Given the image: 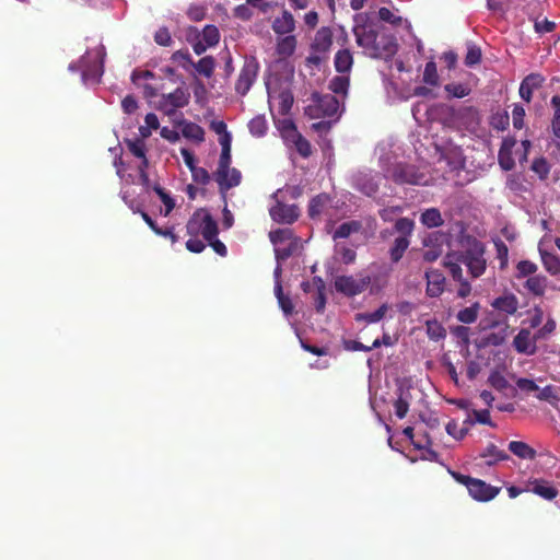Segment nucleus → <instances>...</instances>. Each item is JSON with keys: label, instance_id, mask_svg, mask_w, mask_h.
<instances>
[{"label": "nucleus", "instance_id": "obj_60", "mask_svg": "<svg viewBox=\"0 0 560 560\" xmlns=\"http://www.w3.org/2000/svg\"><path fill=\"white\" fill-rule=\"evenodd\" d=\"M539 400L553 402L555 400H558L557 395L555 394L553 387L551 385L545 386L544 388H539L536 392L535 395Z\"/></svg>", "mask_w": 560, "mask_h": 560}, {"label": "nucleus", "instance_id": "obj_53", "mask_svg": "<svg viewBox=\"0 0 560 560\" xmlns=\"http://www.w3.org/2000/svg\"><path fill=\"white\" fill-rule=\"evenodd\" d=\"M154 42L163 47H170L173 44L172 35L167 27H160L154 34Z\"/></svg>", "mask_w": 560, "mask_h": 560}, {"label": "nucleus", "instance_id": "obj_21", "mask_svg": "<svg viewBox=\"0 0 560 560\" xmlns=\"http://www.w3.org/2000/svg\"><path fill=\"white\" fill-rule=\"evenodd\" d=\"M491 305L500 312L512 315L517 311L518 301L514 294H505L494 299Z\"/></svg>", "mask_w": 560, "mask_h": 560}, {"label": "nucleus", "instance_id": "obj_55", "mask_svg": "<svg viewBox=\"0 0 560 560\" xmlns=\"http://www.w3.org/2000/svg\"><path fill=\"white\" fill-rule=\"evenodd\" d=\"M515 383H516V388L527 395H529V394L536 395V392L538 390V385L533 380L520 377L516 380Z\"/></svg>", "mask_w": 560, "mask_h": 560}, {"label": "nucleus", "instance_id": "obj_25", "mask_svg": "<svg viewBox=\"0 0 560 560\" xmlns=\"http://www.w3.org/2000/svg\"><path fill=\"white\" fill-rule=\"evenodd\" d=\"M296 38L294 35H287L281 37L277 42V54L281 57H290L294 54L296 49Z\"/></svg>", "mask_w": 560, "mask_h": 560}, {"label": "nucleus", "instance_id": "obj_5", "mask_svg": "<svg viewBox=\"0 0 560 560\" xmlns=\"http://www.w3.org/2000/svg\"><path fill=\"white\" fill-rule=\"evenodd\" d=\"M371 281V276L366 272H359L355 276H338L335 279V289L346 296H355L364 292Z\"/></svg>", "mask_w": 560, "mask_h": 560}, {"label": "nucleus", "instance_id": "obj_37", "mask_svg": "<svg viewBox=\"0 0 560 560\" xmlns=\"http://www.w3.org/2000/svg\"><path fill=\"white\" fill-rule=\"evenodd\" d=\"M206 210L196 211L186 224L187 234L190 236H198L201 233L202 219Z\"/></svg>", "mask_w": 560, "mask_h": 560}, {"label": "nucleus", "instance_id": "obj_63", "mask_svg": "<svg viewBox=\"0 0 560 560\" xmlns=\"http://www.w3.org/2000/svg\"><path fill=\"white\" fill-rule=\"evenodd\" d=\"M525 109L521 105H514L512 112L513 126L516 129H522L524 126Z\"/></svg>", "mask_w": 560, "mask_h": 560}, {"label": "nucleus", "instance_id": "obj_15", "mask_svg": "<svg viewBox=\"0 0 560 560\" xmlns=\"http://www.w3.org/2000/svg\"><path fill=\"white\" fill-rule=\"evenodd\" d=\"M331 202V198L328 194L322 192L316 195L310 200L307 213L312 220L319 219L326 208Z\"/></svg>", "mask_w": 560, "mask_h": 560}, {"label": "nucleus", "instance_id": "obj_43", "mask_svg": "<svg viewBox=\"0 0 560 560\" xmlns=\"http://www.w3.org/2000/svg\"><path fill=\"white\" fill-rule=\"evenodd\" d=\"M466 75H467L466 82L457 84V90H456L457 98L467 96L471 92L472 88H475L478 84L479 80L476 75L468 73V72H466Z\"/></svg>", "mask_w": 560, "mask_h": 560}, {"label": "nucleus", "instance_id": "obj_3", "mask_svg": "<svg viewBox=\"0 0 560 560\" xmlns=\"http://www.w3.org/2000/svg\"><path fill=\"white\" fill-rule=\"evenodd\" d=\"M353 34L358 46L364 49V52L375 59L388 60V55L393 51V45L390 42L385 40L382 44V51L374 47L376 37L378 36L377 31L371 24H359L353 27Z\"/></svg>", "mask_w": 560, "mask_h": 560}, {"label": "nucleus", "instance_id": "obj_52", "mask_svg": "<svg viewBox=\"0 0 560 560\" xmlns=\"http://www.w3.org/2000/svg\"><path fill=\"white\" fill-rule=\"evenodd\" d=\"M488 383L497 390H504L509 387L508 380L498 371L491 372L488 377Z\"/></svg>", "mask_w": 560, "mask_h": 560}, {"label": "nucleus", "instance_id": "obj_30", "mask_svg": "<svg viewBox=\"0 0 560 560\" xmlns=\"http://www.w3.org/2000/svg\"><path fill=\"white\" fill-rule=\"evenodd\" d=\"M540 256L545 269L552 276L560 277V257L544 250H540ZM560 290V285H559Z\"/></svg>", "mask_w": 560, "mask_h": 560}, {"label": "nucleus", "instance_id": "obj_22", "mask_svg": "<svg viewBox=\"0 0 560 560\" xmlns=\"http://www.w3.org/2000/svg\"><path fill=\"white\" fill-rule=\"evenodd\" d=\"M334 66L339 73H349L353 66V56L349 49L338 50L335 55Z\"/></svg>", "mask_w": 560, "mask_h": 560}, {"label": "nucleus", "instance_id": "obj_9", "mask_svg": "<svg viewBox=\"0 0 560 560\" xmlns=\"http://www.w3.org/2000/svg\"><path fill=\"white\" fill-rule=\"evenodd\" d=\"M273 195L276 203L270 207L269 215L278 224H293L300 217V209L296 205H287Z\"/></svg>", "mask_w": 560, "mask_h": 560}, {"label": "nucleus", "instance_id": "obj_23", "mask_svg": "<svg viewBox=\"0 0 560 560\" xmlns=\"http://www.w3.org/2000/svg\"><path fill=\"white\" fill-rule=\"evenodd\" d=\"M486 424L491 428H495L497 424L492 422L490 418V411L489 409H482V410H476L472 409L471 411H468L467 418L464 420V424Z\"/></svg>", "mask_w": 560, "mask_h": 560}, {"label": "nucleus", "instance_id": "obj_45", "mask_svg": "<svg viewBox=\"0 0 560 560\" xmlns=\"http://www.w3.org/2000/svg\"><path fill=\"white\" fill-rule=\"evenodd\" d=\"M152 189L156 192L161 201L164 203V215L167 217L175 208V200L159 184L153 185Z\"/></svg>", "mask_w": 560, "mask_h": 560}, {"label": "nucleus", "instance_id": "obj_29", "mask_svg": "<svg viewBox=\"0 0 560 560\" xmlns=\"http://www.w3.org/2000/svg\"><path fill=\"white\" fill-rule=\"evenodd\" d=\"M219 233L217 221L212 218V215L206 211L203 219H202V228H201V235L203 238L208 241L214 240Z\"/></svg>", "mask_w": 560, "mask_h": 560}, {"label": "nucleus", "instance_id": "obj_38", "mask_svg": "<svg viewBox=\"0 0 560 560\" xmlns=\"http://www.w3.org/2000/svg\"><path fill=\"white\" fill-rule=\"evenodd\" d=\"M192 66L199 74L210 78L212 77L215 68V60L212 56H206L197 63H192Z\"/></svg>", "mask_w": 560, "mask_h": 560}, {"label": "nucleus", "instance_id": "obj_12", "mask_svg": "<svg viewBox=\"0 0 560 560\" xmlns=\"http://www.w3.org/2000/svg\"><path fill=\"white\" fill-rule=\"evenodd\" d=\"M221 145V154L218 163L217 171L214 172V179L218 184L222 185L226 173L229 172V167L231 165V135H225L220 137L219 139Z\"/></svg>", "mask_w": 560, "mask_h": 560}, {"label": "nucleus", "instance_id": "obj_1", "mask_svg": "<svg viewBox=\"0 0 560 560\" xmlns=\"http://www.w3.org/2000/svg\"><path fill=\"white\" fill-rule=\"evenodd\" d=\"M457 261L464 264L474 278L480 277L487 266L485 246L476 237L463 235L457 240Z\"/></svg>", "mask_w": 560, "mask_h": 560}, {"label": "nucleus", "instance_id": "obj_58", "mask_svg": "<svg viewBox=\"0 0 560 560\" xmlns=\"http://www.w3.org/2000/svg\"><path fill=\"white\" fill-rule=\"evenodd\" d=\"M516 269H517V277L521 278V277H527L529 275L535 273L537 270V266H536V264H534L529 260H521L517 264Z\"/></svg>", "mask_w": 560, "mask_h": 560}, {"label": "nucleus", "instance_id": "obj_19", "mask_svg": "<svg viewBox=\"0 0 560 560\" xmlns=\"http://www.w3.org/2000/svg\"><path fill=\"white\" fill-rule=\"evenodd\" d=\"M177 126L180 127V132L184 138L196 142H202L205 140V130L201 126L185 119L178 121Z\"/></svg>", "mask_w": 560, "mask_h": 560}, {"label": "nucleus", "instance_id": "obj_6", "mask_svg": "<svg viewBox=\"0 0 560 560\" xmlns=\"http://www.w3.org/2000/svg\"><path fill=\"white\" fill-rule=\"evenodd\" d=\"M313 104L306 107V114L312 118L334 117L339 110V101L334 94L312 95Z\"/></svg>", "mask_w": 560, "mask_h": 560}, {"label": "nucleus", "instance_id": "obj_11", "mask_svg": "<svg viewBox=\"0 0 560 560\" xmlns=\"http://www.w3.org/2000/svg\"><path fill=\"white\" fill-rule=\"evenodd\" d=\"M258 70L259 66L255 59L245 61L235 83V91L237 94L242 96L247 94L257 78Z\"/></svg>", "mask_w": 560, "mask_h": 560}, {"label": "nucleus", "instance_id": "obj_50", "mask_svg": "<svg viewBox=\"0 0 560 560\" xmlns=\"http://www.w3.org/2000/svg\"><path fill=\"white\" fill-rule=\"evenodd\" d=\"M294 145L301 156L308 158L312 154V145L310 141L301 133L295 136Z\"/></svg>", "mask_w": 560, "mask_h": 560}, {"label": "nucleus", "instance_id": "obj_56", "mask_svg": "<svg viewBox=\"0 0 560 560\" xmlns=\"http://www.w3.org/2000/svg\"><path fill=\"white\" fill-rule=\"evenodd\" d=\"M378 16L382 21L389 23L394 26L400 25L402 21L400 16L395 15L388 8L385 7H382L378 10Z\"/></svg>", "mask_w": 560, "mask_h": 560}, {"label": "nucleus", "instance_id": "obj_2", "mask_svg": "<svg viewBox=\"0 0 560 560\" xmlns=\"http://www.w3.org/2000/svg\"><path fill=\"white\" fill-rule=\"evenodd\" d=\"M427 114L431 122L441 126L442 135H438V145L452 151L451 135L455 130V109L446 104H435L428 108Z\"/></svg>", "mask_w": 560, "mask_h": 560}, {"label": "nucleus", "instance_id": "obj_26", "mask_svg": "<svg viewBox=\"0 0 560 560\" xmlns=\"http://www.w3.org/2000/svg\"><path fill=\"white\" fill-rule=\"evenodd\" d=\"M509 450L515 456L523 459H534L536 457V451L528 444L521 441H512L509 444Z\"/></svg>", "mask_w": 560, "mask_h": 560}, {"label": "nucleus", "instance_id": "obj_34", "mask_svg": "<svg viewBox=\"0 0 560 560\" xmlns=\"http://www.w3.org/2000/svg\"><path fill=\"white\" fill-rule=\"evenodd\" d=\"M480 304L474 302L470 306L464 307L457 312V320L464 324H471L478 318Z\"/></svg>", "mask_w": 560, "mask_h": 560}, {"label": "nucleus", "instance_id": "obj_48", "mask_svg": "<svg viewBox=\"0 0 560 560\" xmlns=\"http://www.w3.org/2000/svg\"><path fill=\"white\" fill-rule=\"evenodd\" d=\"M423 82L429 85L438 84L439 74H438L435 62H433V61L427 62L424 71H423Z\"/></svg>", "mask_w": 560, "mask_h": 560}, {"label": "nucleus", "instance_id": "obj_28", "mask_svg": "<svg viewBox=\"0 0 560 560\" xmlns=\"http://www.w3.org/2000/svg\"><path fill=\"white\" fill-rule=\"evenodd\" d=\"M457 119L462 120V124L467 128H474L479 122V114L476 108L469 106L457 109Z\"/></svg>", "mask_w": 560, "mask_h": 560}, {"label": "nucleus", "instance_id": "obj_59", "mask_svg": "<svg viewBox=\"0 0 560 560\" xmlns=\"http://www.w3.org/2000/svg\"><path fill=\"white\" fill-rule=\"evenodd\" d=\"M295 248H296L295 243H290L284 247H276L275 248L276 259L278 261L287 260L289 257H291L293 255V252L295 250Z\"/></svg>", "mask_w": 560, "mask_h": 560}, {"label": "nucleus", "instance_id": "obj_64", "mask_svg": "<svg viewBox=\"0 0 560 560\" xmlns=\"http://www.w3.org/2000/svg\"><path fill=\"white\" fill-rule=\"evenodd\" d=\"M555 27H556V23L552 21H549L547 19H544L541 21L535 20V23H534V28H535L536 33H538V34L550 33L555 30Z\"/></svg>", "mask_w": 560, "mask_h": 560}, {"label": "nucleus", "instance_id": "obj_8", "mask_svg": "<svg viewBox=\"0 0 560 560\" xmlns=\"http://www.w3.org/2000/svg\"><path fill=\"white\" fill-rule=\"evenodd\" d=\"M390 178L398 185L422 186L429 183V177L420 173L415 166L401 163H397L392 167Z\"/></svg>", "mask_w": 560, "mask_h": 560}, {"label": "nucleus", "instance_id": "obj_44", "mask_svg": "<svg viewBox=\"0 0 560 560\" xmlns=\"http://www.w3.org/2000/svg\"><path fill=\"white\" fill-rule=\"evenodd\" d=\"M386 312H387V305L383 304L374 312L358 314L357 320H364L368 324L377 323L385 316Z\"/></svg>", "mask_w": 560, "mask_h": 560}, {"label": "nucleus", "instance_id": "obj_51", "mask_svg": "<svg viewBox=\"0 0 560 560\" xmlns=\"http://www.w3.org/2000/svg\"><path fill=\"white\" fill-rule=\"evenodd\" d=\"M483 457H492L493 459L488 460V465H493L494 463L499 460H505L509 458V455L502 451L499 450L495 445L491 444L487 447L486 453L482 455Z\"/></svg>", "mask_w": 560, "mask_h": 560}, {"label": "nucleus", "instance_id": "obj_13", "mask_svg": "<svg viewBox=\"0 0 560 560\" xmlns=\"http://www.w3.org/2000/svg\"><path fill=\"white\" fill-rule=\"evenodd\" d=\"M536 341L529 329H521L513 339V347L518 353L533 355L537 350Z\"/></svg>", "mask_w": 560, "mask_h": 560}, {"label": "nucleus", "instance_id": "obj_7", "mask_svg": "<svg viewBox=\"0 0 560 560\" xmlns=\"http://www.w3.org/2000/svg\"><path fill=\"white\" fill-rule=\"evenodd\" d=\"M457 482L464 485L471 498L477 501H490L494 499L501 488L486 483L483 480L457 474Z\"/></svg>", "mask_w": 560, "mask_h": 560}, {"label": "nucleus", "instance_id": "obj_40", "mask_svg": "<svg viewBox=\"0 0 560 560\" xmlns=\"http://www.w3.org/2000/svg\"><path fill=\"white\" fill-rule=\"evenodd\" d=\"M248 129L254 137L265 136L268 129V125L265 117L262 115H258L252 118L248 122Z\"/></svg>", "mask_w": 560, "mask_h": 560}, {"label": "nucleus", "instance_id": "obj_61", "mask_svg": "<svg viewBox=\"0 0 560 560\" xmlns=\"http://www.w3.org/2000/svg\"><path fill=\"white\" fill-rule=\"evenodd\" d=\"M194 182L206 185L210 180L208 171L203 167L195 166L190 170Z\"/></svg>", "mask_w": 560, "mask_h": 560}, {"label": "nucleus", "instance_id": "obj_33", "mask_svg": "<svg viewBox=\"0 0 560 560\" xmlns=\"http://www.w3.org/2000/svg\"><path fill=\"white\" fill-rule=\"evenodd\" d=\"M409 246V240L406 236L396 237L389 250L392 262H398Z\"/></svg>", "mask_w": 560, "mask_h": 560}, {"label": "nucleus", "instance_id": "obj_16", "mask_svg": "<svg viewBox=\"0 0 560 560\" xmlns=\"http://www.w3.org/2000/svg\"><path fill=\"white\" fill-rule=\"evenodd\" d=\"M544 78L540 74L532 73L527 75L520 85V96L527 103L530 102L534 90L541 86Z\"/></svg>", "mask_w": 560, "mask_h": 560}, {"label": "nucleus", "instance_id": "obj_20", "mask_svg": "<svg viewBox=\"0 0 560 560\" xmlns=\"http://www.w3.org/2000/svg\"><path fill=\"white\" fill-rule=\"evenodd\" d=\"M516 144L515 139H505L502 143V147L499 151V164L504 171H510L514 167V160L512 158V150Z\"/></svg>", "mask_w": 560, "mask_h": 560}, {"label": "nucleus", "instance_id": "obj_4", "mask_svg": "<svg viewBox=\"0 0 560 560\" xmlns=\"http://www.w3.org/2000/svg\"><path fill=\"white\" fill-rule=\"evenodd\" d=\"M334 33L329 26H322L315 33L311 44L312 54L306 57L305 62L308 67H319L328 57L332 46Z\"/></svg>", "mask_w": 560, "mask_h": 560}, {"label": "nucleus", "instance_id": "obj_62", "mask_svg": "<svg viewBox=\"0 0 560 560\" xmlns=\"http://www.w3.org/2000/svg\"><path fill=\"white\" fill-rule=\"evenodd\" d=\"M129 151L139 159H144L145 156V145L142 140H133L127 142Z\"/></svg>", "mask_w": 560, "mask_h": 560}, {"label": "nucleus", "instance_id": "obj_54", "mask_svg": "<svg viewBox=\"0 0 560 560\" xmlns=\"http://www.w3.org/2000/svg\"><path fill=\"white\" fill-rule=\"evenodd\" d=\"M147 127H140V133L143 137L151 135V129H158L160 126L159 118L154 113H149L144 118Z\"/></svg>", "mask_w": 560, "mask_h": 560}, {"label": "nucleus", "instance_id": "obj_24", "mask_svg": "<svg viewBox=\"0 0 560 560\" xmlns=\"http://www.w3.org/2000/svg\"><path fill=\"white\" fill-rule=\"evenodd\" d=\"M269 98H277L278 105H279V114L287 115L290 113L294 98L293 94L290 90L284 89L281 90L277 96L273 95V93L269 92Z\"/></svg>", "mask_w": 560, "mask_h": 560}, {"label": "nucleus", "instance_id": "obj_14", "mask_svg": "<svg viewBox=\"0 0 560 560\" xmlns=\"http://www.w3.org/2000/svg\"><path fill=\"white\" fill-rule=\"evenodd\" d=\"M444 243L450 245L448 236H446L445 234H442L440 232L431 233L428 236V238L424 241V245L425 246L433 245V248L428 249V250L424 252V254H423L424 260H427V261H434V260H436L441 256V254H442V249L440 247Z\"/></svg>", "mask_w": 560, "mask_h": 560}, {"label": "nucleus", "instance_id": "obj_47", "mask_svg": "<svg viewBox=\"0 0 560 560\" xmlns=\"http://www.w3.org/2000/svg\"><path fill=\"white\" fill-rule=\"evenodd\" d=\"M292 237H293V232H292V230H290L288 228L277 229V230L270 231V233H269L270 242L273 245L284 243V242L291 240Z\"/></svg>", "mask_w": 560, "mask_h": 560}, {"label": "nucleus", "instance_id": "obj_35", "mask_svg": "<svg viewBox=\"0 0 560 560\" xmlns=\"http://www.w3.org/2000/svg\"><path fill=\"white\" fill-rule=\"evenodd\" d=\"M350 85V79L348 75H336L329 81V90L334 94L347 95Z\"/></svg>", "mask_w": 560, "mask_h": 560}, {"label": "nucleus", "instance_id": "obj_36", "mask_svg": "<svg viewBox=\"0 0 560 560\" xmlns=\"http://www.w3.org/2000/svg\"><path fill=\"white\" fill-rule=\"evenodd\" d=\"M81 67H82V79L84 81H88L90 79L92 80H98L103 74V62H94L93 67H88L86 61L84 58L81 60Z\"/></svg>", "mask_w": 560, "mask_h": 560}, {"label": "nucleus", "instance_id": "obj_32", "mask_svg": "<svg viewBox=\"0 0 560 560\" xmlns=\"http://www.w3.org/2000/svg\"><path fill=\"white\" fill-rule=\"evenodd\" d=\"M242 179V174L238 170L234 167H229V172L226 173V176L224 177V180L219 185V190L221 194L225 195L228 190H230L233 187H236L240 185Z\"/></svg>", "mask_w": 560, "mask_h": 560}, {"label": "nucleus", "instance_id": "obj_18", "mask_svg": "<svg viewBox=\"0 0 560 560\" xmlns=\"http://www.w3.org/2000/svg\"><path fill=\"white\" fill-rule=\"evenodd\" d=\"M427 277V293L431 298L439 296L444 291L445 278L439 271H429Z\"/></svg>", "mask_w": 560, "mask_h": 560}, {"label": "nucleus", "instance_id": "obj_46", "mask_svg": "<svg viewBox=\"0 0 560 560\" xmlns=\"http://www.w3.org/2000/svg\"><path fill=\"white\" fill-rule=\"evenodd\" d=\"M202 40L209 46H215L220 40V33L217 26L206 25L201 34Z\"/></svg>", "mask_w": 560, "mask_h": 560}, {"label": "nucleus", "instance_id": "obj_57", "mask_svg": "<svg viewBox=\"0 0 560 560\" xmlns=\"http://www.w3.org/2000/svg\"><path fill=\"white\" fill-rule=\"evenodd\" d=\"M532 170L544 179L549 173L548 162L544 158L536 159L532 164Z\"/></svg>", "mask_w": 560, "mask_h": 560}, {"label": "nucleus", "instance_id": "obj_39", "mask_svg": "<svg viewBox=\"0 0 560 560\" xmlns=\"http://www.w3.org/2000/svg\"><path fill=\"white\" fill-rule=\"evenodd\" d=\"M466 55L464 58V62L468 67H472L475 65H478L481 61V49L479 46L471 42L466 43Z\"/></svg>", "mask_w": 560, "mask_h": 560}, {"label": "nucleus", "instance_id": "obj_17", "mask_svg": "<svg viewBox=\"0 0 560 560\" xmlns=\"http://www.w3.org/2000/svg\"><path fill=\"white\" fill-rule=\"evenodd\" d=\"M272 30L278 35L291 34L295 30L293 15L288 10H283L281 16L273 20Z\"/></svg>", "mask_w": 560, "mask_h": 560}, {"label": "nucleus", "instance_id": "obj_31", "mask_svg": "<svg viewBox=\"0 0 560 560\" xmlns=\"http://www.w3.org/2000/svg\"><path fill=\"white\" fill-rule=\"evenodd\" d=\"M420 222L429 229L438 228L443 224L441 212L436 208H430L420 215Z\"/></svg>", "mask_w": 560, "mask_h": 560}, {"label": "nucleus", "instance_id": "obj_27", "mask_svg": "<svg viewBox=\"0 0 560 560\" xmlns=\"http://www.w3.org/2000/svg\"><path fill=\"white\" fill-rule=\"evenodd\" d=\"M362 230V223L357 220H351L348 222L341 223L338 229L334 232L332 238H347L352 233H358Z\"/></svg>", "mask_w": 560, "mask_h": 560}, {"label": "nucleus", "instance_id": "obj_10", "mask_svg": "<svg viewBox=\"0 0 560 560\" xmlns=\"http://www.w3.org/2000/svg\"><path fill=\"white\" fill-rule=\"evenodd\" d=\"M190 93L188 90L177 88L168 94H163L160 102L159 108L166 115H172L177 108H183L189 104Z\"/></svg>", "mask_w": 560, "mask_h": 560}, {"label": "nucleus", "instance_id": "obj_49", "mask_svg": "<svg viewBox=\"0 0 560 560\" xmlns=\"http://www.w3.org/2000/svg\"><path fill=\"white\" fill-rule=\"evenodd\" d=\"M416 392H418V390L412 385L406 384V383H400L396 390V396L398 398H402L406 401V405H408V407H410V404L413 399V394Z\"/></svg>", "mask_w": 560, "mask_h": 560}, {"label": "nucleus", "instance_id": "obj_41", "mask_svg": "<svg viewBox=\"0 0 560 560\" xmlns=\"http://www.w3.org/2000/svg\"><path fill=\"white\" fill-rule=\"evenodd\" d=\"M533 492L547 500H551L558 494V491L546 481L534 482Z\"/></svg>", "mask_w": 560, "mask_h": 560}, {"label": "nucleus", "instance_id": "obj_42", "mask_svg": "<svg viewBox=\"0 0 560 560\" xmlns=\"http://www.w3.org/2000/svg\"><path fill=\"white\" fill-rule=\"evenodd\" d=\"M525 287L535 295H542L546 289V278L535 276L527 279Z\"/></svg>", "mask_w": 560, "mask_h": 560}]
</instances>
